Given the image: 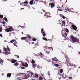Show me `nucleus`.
Returning a JSON list of instances; mask_svg holds the SVG:
<instances>
[{
    "instance_id": "f257e3e1",
    "label": "nucleus",
    "mask_w": 80,
    "mask_h": 80,
    "mask_svg": "<svg viewBox=\"0 0 80 80\" xmlns=\"http://www.w3.org/2000/svg\"><path fill=\"white\" fill-rule=\"evenodd\" d=\"M69 30L68 29H66V30H63L61 32L62 35L64 37H66L67 35H68V33H69Z\"/></svg>"
},
{
    "instance_id": "f03ea898",
    "label": "nucleus",
    "mask_w": 80,
    "mask_h": 80,
    "mask_svg": "<svg viewBox=\"0 0 80 80\" xmlns=\"http://www.w3.org/2000/svg\"><path fill=\"white\" fill-rule=\"evenodd\" d=\"M21 40H25V42H28L29 44H30V40L28 39V38H26V37H23V38H21Z\"/></svg>"
},
{
    "instance_id": "7ed1b4c3",
    "label": "nucleus",
    "mask_w": 80,
    "mask_h": 80,
    "mask_svg": "<svg viewBox=\"0 0 80 80\" xmlns=\"http://www.w3.org/2000/svg\"><path fill=\"white\" fill-rule=\"evenodd\" d=\"M12 31H14V29L13 28H7V29H5V31L7 32H12Z\"/></svg>"
},
{
    "instance_id": "20e7f679",
    "label": "nucleus",
    "mask_w": 80,
    "mask_h": 80,
    "mask_svg": "<svg viewBox=\"0 0 80 80\" xmlns=\"http://www.w3.org/2000/svg\"><path fill=\"white\" fill-rule=\"evenodd\" d=\"M41 32L42 33L43 37H45L46 35V33L45 31H44V29H41Z\"/></svg>"
},
{
    "instance_id": "39448f33",
    "label": "nucleus",
    "mask_w": 80,
    "mask_h": 80,
    "mask_svg": "<svg viewBox=\"0 0 80 80\" xmlns=\"http://www.w3.org/2000/svg\"><path fill=\"white\" fill-rule=\"evenodd\" d=\"M72 28L74 30H77V28L76 27V26L74 25V24L72 25Z\"/></svg>"
},
{
    "instance_id": "423d86ee",
    "label": "nucleus",
    "mask_w": 80,
    "mask_h": 80,
    "mask_svg": "<svg viewBox=\"0 0 80 80\" xmlns=\"http://www.w3.org/2000/svg\"><path fill=\"white\" fill-rule=\"evenodd\" d=\"M79 40L77 38H75L73 37V42H79Z\"/></svg>"
},
{
    "instance_id": "0eeeda50",
    "label": "nucleus",
    "mask_w": 80,
    "mask_h": 80,
    "mask_svg": "<svg viewBox=\"0 0 80 80\" xmlns=\"http://www.w3.org/2000/svg\"><path fill=\"white\" fill-rule=\"evenodd\" d=\"M49 5L52 8L53 7H54L55 6V4L54 3H49Z\"/></svg>"
},
{
    "instance_id": "6e6552de",
    "label": "nucleus",
    "mask_w": 80,
    "mask_h": 80,
    "mask_svg": "<svg viewBox=\"0 0 80 80\" xmlns=\"http://www.w3.org/2000/svg\"><path fill=\"white\" fill-rule=\"evenodd\" d=\"M22 65L23 66H25V67H28V64L27 63H25L24 64L23 62L22 63Z\"/></svg>"
},
{
    "instance_id": "1a4fd4ad",
    "label": "nucleus",
    "mask_w": 80,
    "mask_h": 80,
    "mask_svg": "<svg viewBox=\"0 0 80 80\" xmlns=\"http://www.w3.org/2000/svg\"><path fill=\"white\" fill-rule=\"evenodd\" d=\"M62 9L63 10H67L68 11H69V9H68V8L66 7H64L63 5H62Z\"/></svg>"
},
{
    "instance_id": "9d476101",
    "label": "nucleus",
    "mask_w": 80,
    "mask_h": 80,
    "mask_svg": "<svg viewBox=\"0 0 80 80\" xmlns=\"http://www.w3.org/2000/svg\"><path fill=\"white\" fill-rule=\"evenodd\" d=\"M59 23L61 24L62 25V26H63V25H65V21H62L61 22H59Z\"/></svg>"
},
{
    "instance_id": "9b49d317",
    "label": "nucleus",
    "mask_w": 80,
    "mask_h": 80,
    "mask_svg": "<svg viewBox=\"0 0 80 80\" xmlns=\"http://www.w3.org/2000/svg\"><path fill=\"white\" fill-rule=\"evenodd\" d=\"M50 13H45L44 15L45 16L46 15V16H47V17H50Z\"/></svg>"
},
{
    "instance_id": "f8f14e48",
    "label": "nucleus",
    "mask_w": 80,
    "mask_h": 80,
    "mask_svg": "<svg viewBox=\"0 0 80 80\" xmlns=\"http://www.w3.org/2000/svg\"><path fill=\"white\" fill-rule=\"evenodd\" d=\"M70 39H71V40H72V41H74V36L73 35H71L70 37Z\"/></svg>"
},
{
    "instance_id": "ddd939ff",
    "label": "nucleus",
    "mask_w": 80,
    "mask_h": 80,
    "mask_svg": "<svg viewBox=\"0 0 80 80\" xmlns=\"http://www.w3.org/2000/svg\"><path fill=\"white\" fill-rule=\"evenodd\" d=\"M17 60H15V59H13L11 60L12 63H14L15 62H16Z\"/></svg>"
},
{
    "instance_id": "4468645a",
    "label": "nucleus",
    "mask_w": 80,
    "mask_h": 80,
    "mask_svg": "<svg viewBox=\"0 0 80 80\" xmlns=\"http://www.w3.org/2000/svg\"><path fill=\"white\" fill-rule=\"evenodd\" d=\"M52 60L54 61H58V59H57V58H54L52 59Z\"/></svg>"
},
{
    "instance_id": "2eb2a0df",
    "label": "nucleus",
    "mask_w": 80,
    "mask_h": 80,
    "mask_svg": "<svg viewBox=\"0 0 80 80\" xmlns=\"http://www.w3.org/2000/svg\"><path fill=\"white\" fill-rule=\"evenodd\" d=\"M50 51V49H46V52H47L48 54H49Z\"/></svg>"
},
{
    "instance_id": "dca6fc26",
    "label": "nucleus",
    "mask_w": 80,
    "mask_h": 80,
    "mask_svg": "<svg viewBox=\"0 0 80 80\" xmlns=\"http://www.w3.org/2000/svg\"><path fill=\"white\" fill-rule=\"evenodd\" d=\"M16 62H15V63L14 64V65L15 66H17L18 65H19V63L18 62H17V61H16Z\"/></svg>"
},
{
    "instance_id": "f3484780",
    "label": "nucleus",
    "mask_w": 80,
    "mask_h": 80,
    "mask_svg": "<svg viewBox=\"0 0 80 80\" xmlns=\"http://www.w3.org/2000/svg\"><path fill=\"white\" fill-rule=\"evenodd\" d=\"M30 75L29 74H28L27 75L25 76V78L26 79H28L30 77Z\"/></svg>"
},
{
    "instance_id": "a211bd4d",
    "label": "nucleus",
    "mask_w": 80,
    "mask_h": 80,
    "mask_svg": "<svg viewBox=\"0 0 80 80\" xmlns=\"http://www.w3.org/2000/svg\"><path fill=\"white\" fill-rule=\"evenodd\" d=\"M33 2H34L33 0H31V1H30V3H29L30 4V5H33Z\"/></svg>"
},
{
    "instance_id": "6ab92c4d",
    "label": "nucleus",
    "mask_w": 80,
    "mask_h": 80,
    "mask_svg": "<svg viewBox=\"0 0 80 80\" xmlns=\"http://www.w3.org/2000/svg\"><path fill=\"white\" fill-rule=\"evenodd\" d=\"M3 20H5V21H6L7 22L8 21V19L7 18H6V17H4V18H3Z\"/></svg>"
},
{
    "instance_id": "aec40b11",
    "label": "nucleus",
    "mask_w": 80,
    "mask_h": 80,
    "mask_svg": "<svg viewBox=\"0 0 80 80\" xmlns=\"http://www.w3.org/2000/svg\"><path fill=\"white\" fill-rule=\"evenodd\" d=\"M39 80H43V78H42V76H39V78H38Z\"/></svg>"
},
{
    "instance_id": "412c9836",
    "label": "nucleus",
    "mask_w": 80,
    "mask_h": 80,
    "mask_svg": "<svg viewBox=\"0 0 80 80\" xmlns=\"http://www.w3.org/2000/svg\"><path fill=\"white\" fill-rule=\"evenodd\" d=\"M11 73L7 74V77H11Z\"/></svg>"
},
{
    "instance_id": "4be33fe9",
    "label": "nucleus",
    "mask_w": 80,
    "mask_h": 80,
    "mask_svg": "<svg viewBox=\"0 0 80 80\" xmlns=\"http://www.w3.org/2000/svg\"><path fill=\"white\" fill-rule=\"evenodd\" d=\"M4 62V61L2 60V59H1L0 61V63L2 64Z\"/></svg>"
},
{
    "instance_id": "5701e85b",
    "label": "nucleus",
    "mask_w": 80,
    "mask_h": 80,
    "mask_svg": "<svg viewBox=\"0 0 80 80\" xmlns=\"http://www.w3.org/2000/svg\"><path fill=\"white\" fill-rule=\"evenodd\" d=\"M35 61L33 59H32V60L31 63H32V64H33L34 63H35Z\"/></svg>"
},
{
    "instance_id": "b1692460",
    "label": "nucleus",
    "mask_w": 80,
    "mask_h": 80,
    "mask_svg": "<svg viewBox=\"0 0 80 80\" xmlns=\"http://www.w3.org/2000/svg\"><path fill=\"white\" fill-rule=\"evenodd\" d=\"M15 41V40H14V39L12 40L11 41H10V43H13V42H14Z\"/></svg>"
},
{
    "instance_id": "393cba45",
    "label": "nucleus",
    "mask_w": 80,
    "mask_h": 80,
    "mask_svg": "<svg viewBox=\"0 0 80 80\" xmlns=\"http://www.w3.org/2000/svg\"><path fill=\"white\" fill-rule=\"evenodd\" d=\"M60 71L61 73H62L63 71V70L62 69H61L60 70Z\"/></svg>"
},
{
    "instance_id": "a878e982",
    "label": "nucleus",
    "mask_w": 80,
    "mask_h": 80,
    "mask_svg": "<svg viewBox=\"0 0 80 80\" xmlns=\"http://www.w3.org/2000/svg\"><path fill=\"white\" fill-rule=\"evenodd\" d=\"M2 27H1V26H0V32H2Z\"/></svg>"
},
{
    "instance_id": "bb28decb",
    "label": "nucleus",
    "mask_w": 80,
    "mask_h": 80,
    "mask_svg": "<svg viewBox=\"0 0 80 80\" xmlns=\"http://www.w3.org/2000/svg\"><path fill=\"white\" fill-rule=\"evenodd\" d=\"M4 16L3 15H0V18H3Z\"/></svg>"
},
{
    "instance_id": "cd10ccee",
    "label": "nucleus",
    "mask_w": 80,
    "mask_h": 80,
    "mask_svg": "<svg viewBox=\"0 0 80 80\" xmlns=\"http://www.w3.org/2000/svg\"><path fill=\"white\" fill-rule=\"evenodd\" d=\"M43 39H44V40H45V41H48L47 39H46V38H43Z\"/></svg>"
},
{
    "instance_id": "c85d7f7f",
    "label": "nucleus",
    "mask_w": 80,
    "mask_h": 80,
    "mask_svg": "<svg viewBox=\"0 0 80 80\" xmlns=\"http://www.w3.org/2000/svg\"><path fill=\"white\" fill-rule=\"evenodd\" d=\"M54 66L56 67H58L59 66V65L58 64H54Z\"/></svg>"
},
{
    "instance_id": "c756f323",
    "label": "nucleus",
    "mask_w": 80,
    "mask_h": 80,
    "mask_svg": "<svg viewBox=\"0 0 80 80\" xmlns=\"http://www.w3.org/2000/svg\"><path fill=\"white\" fill-rule=\"evenodd\" d=\"M24 3H26V4L28 3V2L27 1H26L24 2Z\"/></svg>"
},
{
    "instance_id": "7c9ffc66",
    "label": "nucleus",
    "mask_w": 80,
    "mask_h": 80,
    "mask_svg": "<svg viewBox=\"0 0 80 80\" xmlns=\"http://www.w3.org/2000/svg\"><path fill=\"white\" fill-rule=\"evenodd\" d=\"M35 78H38V74H36L35 75Z\"/></svg>"
},
{
    "instance_id": "2f4dec72",
    "label": "nucleus",
    "mask_w": 80,
    "mask_h": 80,
    "mask_svg": "<svg viewBox=\"0 0 80 80\" xmlns=\"http://www.w3.org/2000/svg\"><path fill=\"white\" fill-rule=\"evenodd\" d=\"M3 49L6 52L7 51V49L6 48H4Z\"/></svg>"
},
{
    "instance_id": "473e14b6",
    "label": "nucleus",
    "mask_w": 80,
    "mask_h": 80,
    "mask_svg": "<svg viewBox=\"0 0 80 80\" xmlns=\"http://www.w3.org/2000/svg\"><path fill=\"white\" fill-rule=\"evenodd\" d=\"M15 56H16L18 58H20V56L18 55H15Z\"/></svg>"
},
{
    "instance_id": "72a5a7b5",
    "label": "nucleus",
    "mask_w": 80,
    "mask_h": 80,
    "mask_svg": "<svg viewBox=\"0 0 80 80\" xmlns=\"http://www.w3.org/2000/svg\"><path fill=\"white\" fill-rule=\"evenodd\" d=\"M7 49L8 51H9V52H10V50L9 48H7Z\"/></svg>"
},
{
    "instance_id": "f704fd0d",
    "label": "nucleus",
    "mask_w": 80,
    "mask_h": 80,
    "mask_svg": "<svg viewBox=\"0 0 80 80\" xmlns=\"http://www.w3.org/2000/svg\"><path fill=\"white\" fill-rule=\"evenodd\" d=\"M34 74L33 73V72H31V76H33V75Z\"/></svg>"
},
{
    "instance_id": "c9c22d12",
    "label": "nucleus",
    "mask_w": 80,
    "mask_h": 80,
    "mask_svg": "<svg viewBox=\"0 0 80 80\" xmlns=\"http://www.w3.org/2000/svg\"><path fill=\"white\" fill-rule=\"evenodd\" d=\"M36 66V65H35V64L33 63V68H35Z\"/></svg>"
},
{
    "instance_id": "e433bc0d",
    "label": "nucleus",
    "mask_w": 80,
    "mask_h": 80,
    "mask_svg": "<svg viewBox=\"0 0 80 80\" xmlns=\"http://www.w3.org/2000/svg\"><path fill=\"white\" fill-rule=\"evenodd\" d=\"M28 37L29 38H32L31 36H29V35H28Z\"/></svg>"
},
{
    "instance_id": "4c0bfd02",
    "label": "nucleus",
    "mask_w": 80,
    "mask_h": 80,
    "mask_svg": "<svg viewBox=\"0 0 80 80\" xmlns=\"http://www.w3.org/2000/svg\"><path fill=\"white\" fill-rule=\"evenodd\" d=\"M5 22L4 21H3L2 22V23L3 24H4V25H5Z\"/></svg>"
},
{
    "instance_id": "58836bf2",
    "label": "nucleus",
    "mask_w": 80,
    "mask_h": 80,
    "mask_svg": "<svg viewBox=\"0 0 80 80\" xmlns=\"http://www.w3.org/2000/svg\"><path fill=\"white\" fill-rule=\"evenodd\" d=\"M32 41H36V39H35V38H34L32 39Z\"/></svg>"
},
{
    "instance_id": "ea45409f",
    "label": "nucleus",
    "mask_w": 80,
    "mask_h": 80,
    "mask_svg": "<svg viewBox=\"0 0 80 80\" xmlns=\"http://www.w3.org/2000/svg\"><path fill=\"white\" fill-rule=\"evenodd\" d=\"M39 55L40 56H42L43 54L41 52H40L39 54Z\"/></svg>"
},
{
    "instance_id": "a19ab883",
    "label": "nucleus",
    "mask_w": 80,
    "mask_h": 80,
    "mask_svg": "<svg viewBox=\"0 0 80 80\" xmlns=\"http://www.w3.org/2000/svg\"><path fill=\"white\" fill-rule=\"evenodd\" d=\"M21 79H25V77H22L21 78Z\"/></svg>"
},
{
    "instance_id": "79ce46f5",
    "label": "nucleus",
    "mask_w": 80,
    "mask_h": 80,
    "mask_svg": "<svg viewBox=\"0 0 80 80\" xmlns=\"http://www.w3.org/2000/svg\"><path fill=\"white\" fill-rule=\"evenodd\" d=\"M21 68L22 69H25V67H21Z\"/></svg>"
},
{
    "instance_id": "37998d69",
    "label": "nucleus",
    "mask_w": 80,
    "mask_h": 80,
    "mask_svg": "<svg viewBox=\"0 0 80 80\" xmlns=\"http://www.w3.org/2000/svg\"><path fill=\"white\" fill-rule=\"evenodd\" d=\"M58 10H60V11H62V9H60L59 8V9H58Z\"/></svg>"
},
{
    "instance_id": "c03bdc74",
    "label": "nucleus",
    "mask_w": 80,
    "mask_h": 80,
    "mask_svg": "<svg viewBox=\"0 0 80 80\" xmlns=\"http://www.w3.org/2000/svg\"><path fill=\"white\" fill-rule=\"evenodd\" d=\"M5 53H6V54H9L8 52H5Z\"/></svg>"
},
{
    "instance_id": "a18cd8bd",
    "label": "nucleus",
    "mask_w": 80,
    "mask_h": 80,
    "mask_svg": "<svg viewBox=\"0 0 80 80\" xmlns=\"http://www.w3.org/2000/svg\"><path fill=\"white\" fill-rule=\"evenodd\" d=\"M62 18L64 19L65 18V17L64 15H62Z\"/></svg>"
},
{
    "instance_id": "49530a36",
    "label": "nucleus",
    "mask_w": 80,
    "mask_h": 80,
    "mask_svg": "<svg viewBox=\"0 0 80 80\" xmlns=\"http://www.w3.org/2000/svg\"><path fill=\"white\" fill-rule=\"evenodd\" d=\"M57 8H58V9H60V7L58 6V7H57Z\"/></svg>"
},
{
    "instance_id": "de8ad7c7",
    "label": "nucleus",
    "mask_w": 80,
    "mask_h": 80,
    "mask_svg": "<svg viewBox=\"0 0 80 80\" xmlns=\"http://www.w3.org/2000/svg\"><path fill=\"white\" fill-rule=\"evenodd\" d=\"M60 16L61 17L63 18V15H60Z\"/></svg>"
},
{
    "instance_id": "09e8293b",
    "label": "nucleus",
    "mask_w": 80,
    "mask_h": 80,
    "mask_svg": "<svg viewBox=\"0 0 80 80\" xmlns=\"http://www.w3.org/2000/svg\"><path fill=\"white\" fill-rule=\"evenodd\" d=\"M69 79H72V77H69Z\"/></svg>"
},
{
    "instance_id": "8fccbe9b",
    "label": "nucleus",
    "mask_w": 80,
    "mask_h": 80,
    "mask_svg": "<svg viewBox=\"0 0 80 80\" xmlns=\"http://www.w3.org/2000/svg\"><path fill=\"white\" fill-rule=\"evenodd\" d=\"M0 37H2V34H0Z\"/></svg>"
},
{
    "instance_id": "3c124183",
    "label": "nucleus",
    "mask_w": 80,
    "mask_h": 80,
    "mask_svg": "<svg viewBox=\"0 0 80 80\" xmlns=\"http://www.w3.org/2000/svg\"><path fill=\"white\" fill-rule=\"evenodd\" d=\"M48 75H50L49 71H48Z\"/></svg>"
},
{
    "instance_id": "603ef678",
    "label": "nucleus",
    "mask_w": 80,
    "mask_h": 80,
    "mask_svg": "<svg viewBox=\"0 0 80 80\" xmlns=\"http://www.w3.org/2000/svg\"><path fill=\"white\" fill-rule=\"evenodd\" d=\"M13 44H14V46H16L15 42H14V43H13Z\"/></svg>"
},
{
    "instance_id": "864d4df0",
    "label": "nucleus",
    "mask_w": 80,
    "mask_h": 80,
    "mask_svg": "<svg viewBox=\"0 0 80 80\" xmlns=\"http://www.w3.org/2000/svg\"><path fill=\"white\" fill-rule=\"evenodd\" d=\"M43 12H45V10H43Z\"/></svg>"
},
{
    "instance_id": "5fc2aeb1",
    "label": "nucleus",
    "mask_w": 80,
    "mask_h": 80,
    "mask_svg": "<svg viewBox=\"0 0 80 80\" xmlns=\"http://www.w3.org/2000/svg\"><path fill=\"white\" fill-rule=\"evenodd\" d=\"M78 54H80V51L78 52Z\"/></svg>"
},
{
    "instance_id": "6e6d98bb",
    "label": "nucleus",
    "mask_w": 80,
    "mask_h": 80,
    "mask_svg": "<svg viewBox=\"0 0 80 80\" xmlns=\"http://www.w3.org/2000/svg\"><path fill=\"white\" fill-rule=\"evenodd\" d=\"M70 69H69V70L68 71V72H69Z\"/></svg>"
},
{
    "instance_id": "4d7b16f0",
    "label": "nucleus",
    "mask_w": 80,
    "mask_h": 80,
    "mask_svg": "<svg viewBox=\"0 0 80 80\" xmlns=\"http://www.w3.org/2000/svg\"><path fill=\"white\" fill-rule=\"evenodd\" d=\"M17 43V42H15V45H16Z\"/></svg>"
},
{
    "instance_id": "13d9d810",
    "label": "nucleus",
    "mask_w": 80,
    "mask_h": 80,
    "mask_svg": "<svg viewBox=\"0 0 80 80\" xmlns=\"http://www.w3.org/2000/svg\"><path fill=\"white\" fill-rule=\"evenodd\" d=\"M1 49H0V54H1Z\"/></svg>"
},
{
    "instance_id": "bf43d9fd",
    "label": "nucleus",
    "mask_w": 80,
    "mask_h": 80,
    "mask_svg": "<svg viewBox=\"0 0 80 80\" xmlns=\"http://www.w3.org/2000/svg\"><path fill=\"white\" fill-rule=\"evenodd\" d=\"M22 34H23V32H22Z\"/></svg>"
},
{
    "instance_id": "052dcab7",
    "label": "nucleus",
    "mask_w": 80,
    "mask_h": 80,
    "mask_svg": "<svg viewBox=\"0 0 80 80\" xmlns=\"http://www.w3.org/2000/svg\"><path fill=\"white\" fill-rule=\"evenodd\" d=\"M69 69H70V70H71V69H72L71 68H70Z\"/></svg>"
},
{
    "instance_id": "680f3d73",
    "label": "nucleus",
    "mask_w": 80,
    "mask_h": 80,
    "mask_svg": "<svg viewBox=\"0 0 80 80\" xmlns=\"http://www.w3.org/2000/svg\"><path fill=\"white\" fill-rule=\"evenodd\" d=\"M79 68L80 69V66H79Z\"/></svg>"
},
{
    "instance_id": "e2e57ef3",
    "label": "nucleus",
    "mask_w": 80,
    "mask_h": 80,
    "mask_svg": "<svg viewBox=\"0 0 80 80\" xmlns=\"http://www.w3.org/2000/svg\"><path fill=\"white\" fill-rule=\"evenodd\" d=\"M5 0V1H7V0Z\"/></svg>"
},
{
    "instance_id": "0e129e2a",
    "label": "nucleus",
    "mask_w": 80,
    "mask_h": 80,
    "mask_svg": "<svg viewBox=\"0 0 80 80\" xmlns=\"http://www.w3.org/2000/svg\"><path fill=\"white\" fill-rule=\"evenodd\" d=\"M35 0L37 1H38V0Z\"/></svg>"
},
{
    "instance_id": "69168bd1",
    "label": "nucleus",
    "mask_w": 80,
    "mask_h": 80,
    "mask_svg": "<svg viewBox=\"0 0 80 80\" xmlns=\"http://www.w3.org/2000/svg\"><path fill=\"white\" fill-rule=\"evenodd\" d=\"M32 80H35V79H32Z\"/></svg>"
},
{
    "instance_id": "338daca9",
    "label": "nucleus",
    "mask_w": 80,
    "mask_h": 80,
    "mask_svg": "<svg viewBox=\"0 0 80 80\" xmlns=\"http://www.w3.org/2000/svg\"><path fill=\"white\" fill-rule=\"evenodd\" d=\"M73 64H72V65H71V66H72Z\"/></svg>"
},
{
    "instance_id": "774afa93",
    "label": "nucleus",
    "mask_w": 80,
    "mask_h": 80,
    "mask_svg": "<svg viewBox=\"0 0 80 80\" xmlns=\"http://www.w3.org/2000/svg\"><path fill=\"white\" fill-rule=\"evenodd\" d=\"M44 80H46V79H44Z\"/></svg>"
}]
</instances>
